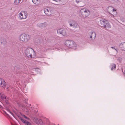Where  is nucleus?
I'll return each instance as SVG.
<instances>
[{"instance_id":"c85d7f7f","label":"nucleus","mask_w":125,"mask_h":125,"mask_svg":"<svg viewBox=\"0 0 125 125\" xmlns=\"http://www.w3.org/2000/svg\"><path fill=\"white\" fill-rule=\"evenodd\" d=\"M26 109H27V108H26ZM27 109L26 110H25V112H28V113L29 112V111L28 109V108H27Z\"/></svg>"},{"instance_id":"ddd939ff","label":"nucleus","mask_w":125,"mask_h":125,"mask_svg":"<svg viewBox=\"0 0 125 125\" xmlns=\"http://www.w3.org/2000/svg\"><path fill=\"white\" fill-rule=\"evenodd\" d=\"M0 98L4 102L6 103L7 102V99L6 98V96L2 93H1L0 92Z\"/></svg>"},{"instance_id":"2f4dec72","label":"nucleus","mask_w":125,"mask_h":125,"mask_svg":"<svg viewBox=\"0 0 125 125\" xmlns=\"http://www.w3.org/2000/svg\"><path fill=\"white\" fill-rule=\"evenodd\" d=\"M121 59V58H118V59H117L118 60H119L120 61V59Z\"/></svg>"},{"instance_id":"c756f323","label":"nucleus","mask_w":125,"mask_h":125,"mask_svg":"<svg viewBox=\"0 0 125 125\" xmlns=\"http://www.w3.org/2000/svg\"><path fill=\"white\" fill-rule=\"evenodd\" d=\"M10 114L13 116V117H14V114H13V113L11 112H10Z\"/></svg>"},{"instance_id":"9d476101","label":"nucleus","mask_w":125,"mask_h":125,"mask_svg":"<svg viewBox=\"0 0 125 125\" xmlns=\"http://www.w3.org/2000/svg\"><path fill=\"white\" fill-rule=\"evenodd\" d=\"M57 32L58 33L61 34L63 36H67V33L65 29H59L57 30Z\"/></svg>"},{"instance_id":"9b49d317","label":"nucleus","mask_w":125,"mask_h":125,"mask_svg":"<svg viewBox=\"0 0 125 125\" xmlns=\"http://www.w3.org/2000/svg\"><path fill=\"white\" fill-rule=\"evenodd\" d=\"M88 34L90 36L89 38L90 39H94L96 36L95 33L93 31H90L88 33Z\"/></svg>"},{"instance_id":"5701e85b","label":"nucleus","mask_w":125,"mask_h":125,"mask_svg":"<svg viewBox=\"0 0 125 125\" xmlns=\"http://www.w3.org/2000/svg\"><path fill=\"white\" fill-rule=\"evenodd\" d=\"M16 71H17V72L18 73H21V70L19 68H18L17 69H16Z\"/></svg>"},{"instance_id":"4468645a","label":"nucleus","mask_w":125,"mask_h":125,"mask_svg":"<svg viewBox=\"0 0 125 125\" xmlns=\"http://www.w3.org/2000/svg\"><path fill=\"white\" fill-rule=\"evenodd\" d=\"M112 8H113L112 11L113 14H112L110 13L109 12V13L111 15V16L112 17H114L117 14V12H116V9H115L113 8V7H111Z\"/></svg>"},{"instance_id":"f8f14e48","label":"nucleus","mask_w":125,"mask_h":125,"mask_svg":"<svg viewBox=\"0 0 125 125\" xmlns=\"http://www.w3.org/2000/svg\"><path fill=\"white\" fill-rule=\"evenodd\" d=\"M33 121L35 123L37 124L41 125L43 124V122L41 119H37L35 117L33 119Z\"/></svg>"},{"instance_id":"b1692460","label":"nucleus","mask_w":125,"mask_h":125,"mask_svg":"<svg viewBox=\"0 0 125 125\" xmlns=\"http://www.w3.org/2000/svg\"><path fill=\"white\" fill-rule=\"evenodd\" d=\"M83 0H76V1L77 3H78L79 2L82 1Z\"/></svg>"},{"instance_id":"bb28decb","label":"nucleus","mask_w":125,"mask_h":125,"mask_svg":"<svg viewBox=\"0 0 125 125\" xmlns=\"http://www.w3.org/2000/svg\"><path fill=\"white\" fill-rule=\"evenodd\" d=\"M35 71H37L39 72L40 71V69L38 68H36L35 69Z\"/></svg>"},{"instance_id":"f03ea898","label":"nucleus","mask_w":125,"mask_h":125,"mask_svg":"<svg viewBox=\"0 0 125 125\" xmlns=\"http://www.w3.org/2000/svg\"><path fill=\"white\" fill-rule=\"evenodd\" d=\"M80 16L83 18L87 17L90 14V11L87 9L83 8L79 11Z\"/></svg>"},{"instance_id":"20e7f679","label":"nucleus","mask_w":125,"mask_h":125,"mask_svg":"<svg viewBox=\"0 0 125 125\" xmlns=\"http://www.w3.org/2000/svg\"><path fill=\"white\" fill-rule=\"evenodd\" d=\"M25 53L27 56L30 58L32 57V55L34 56L35 55L34 50L31 48H27L25 50Z\"/></svg>"},{"instance_id":"423d86ee","label":"nucleus","mask_w":125,"mask_h":125,"mask_svg":"<svg viewBox=\"0 0 125 125\" xmlns=\"http://www.w3.org/2000/svg\"><path fill=\"white\" fill-rule=\"evenodd\" d=\"M68 23L71 27L74 29L77 28L78 24L77 22L74 21L70 20L68 21Z\"/></svg>"},{"instance_id":"2eb2a0df","label":"nucleus","mask_w":125,"mask_h":125,"mask_svg":"<svg viewBox=\"0 0 125 125\" xmlns=\"http://www.w3.org/2000/svg\"><path fill=\"white\" fill-rule=\"evenodd\" d=\"M6 85V82L3 79L1 78L0 80V86L4 87Z\"/></svg>"},{"instance_id":"4be33fe9","label":"nucleus","mask_w":125,"mask_h":125,"mask_svg":"<svg viewBox=\"0 0 125 125\" xmlns=\"http://www.w3.org/2000/svg\"><path fill=\"white\" fill-rule=\"evenodd\" d=\"M111 27V26L109 23L107 22V23L106 25H105V27L104 28H110Z\"/></svg>"},{"instance_id":"39448f33","label":"nucleus","mask_w":125,"mask_h":125,"mask_svg":"<svg viewBox=\"0 0 125 125\" xmlns=\"http://www.w3.org/2000/svg\"><path fill=\"white\" fill-rule=\"evenodd\" d=\"M19 15L21 19H25L27 17L28 13L26 11H23L19 13Z\"/></svg>"},{"instance_id":"473e14b6","label":"nucleus","mask_w":125,"mask_h":125,"mask_svg":"<svg viewBox=\"0 0 125 125\" xmlns=\"http://www.w3.org/2000/svg\"><path fill=\"white\" fill-rule=\"evenodd\" d=\"M125 76V70L124 71V73Z\"/></svg>"},{"instance_id":"7c9ffc66","label":"nucleus","mask_w":125,"mask_h":125,"mask_svg":"<svg viewBox=\"0 0 125 125\" xmlns=\"http://www.w3.org/2000/svg\"><path fill=\"white\" fill-rule=\"evenodd\" d=\"M111 48H112V49H114L117 52V49H115L114 47H111Z\"/></svg>"},{"instance_id":"dca6fc26","label":"nucleus","mask_w":125,"mask_h":125,"mask_svg":"<svg viewBox=\"0 0 125 125\" xmlns=\"http://www.w3.org/2000/svg\"><path fill=\"white\" fill-rule=\"evenodd\" d=\"M120 47L123 51H125V42L122 43L120 45Z\"/></svg>"},{"instance_id":"412c9836","label":"nucleus","mask_w":125,"mask_h":125,"mask_svg":"<svg viewBox=\"0 0 125 125\" xmlns=\"http://www.w3.org/2000/svg\"><path fill=\"white\" fill-rule=\"evenodd\" d=\"M21 0H15L14 3L15 5H17L20 4Z\"/></svg>"},{"instance_id":"6ab92c4d","label":"nucleus","mask_w":125,"mask_h":125,"mask_svg":"<svg viewBox=\"0 0 125 125\" xmlns=\"http://www.w3.org/2000/svg\"><path fill=\"white\" fill-rule=\"evenodd\" d=\"M106 21V20L104 19H102L100 20V24L101 25V26L103 27V26H104V23L105 21Z\"/></svg>"},{"instance_id":"72a5a7b5","label":"nucleus","mask_w":125,"mask_h":125,"mask_svg":"<svg viewBox=\"0 0 125 125\" xmlns=\"http://www.w3.org/2000/svg\"><path fill=\"white\" fill-rule=\"evenodd\" d=\"M1 105H0V108H1Z\"/></svg>"},{"instance_id":"a878e982","label":"nucleus","mask_w":125,"mask_h":125,"mask_svg":"<svg viewBox=\"0 0 125 125\" xmlns=\"http://www.w3.org/2000/svg\"><path fill=\"white\" fill-rule=\"evenodd\" d=\"M20 115H21L24 117L25 116V115L23 114H22L21 113L19 112L18 113Z\"/></svg>"},{"instance_id":"7ed1b4c3","label":"nucleus","mask_w":125,"mask_h":125,"mask_svg":"<svg viewBox=\"0 0 125 125\" xmlns=\"http://www.w3.org/2000/svg\"><path fill=\"white\" fill-rule=\"evenodd\" d=\"M31 36L27 34H22L19 37V39L20 41L27 42L30 39Z\"/></svg>"},{"instance_id":"393cba45","label":"nucleus","mask_w":125,"mask_h":125,"mask_svg":"<svg viewBox=\"0 0 125 125\" xmlns=\"http://www.w3.org/2000/svg\"><path fill=\"white\" fill-rule=\"evenodd\" d=\"M107 22H108V21H105V22H104V26H103V27L104 28L105 27V25L107 24Z\"/></svg>"},{"instance_id":"f3484780","label":"nucleus","mask_w":125,"mask_h":125,"mask_svg":"<svg viewBox=\"0 0 125 125\" xmlns=\"http://www.w3.org/2000/svg\"><path fill=\"white\" fill-rule=\"evenodd\" d=\"M33 3L36 5H38L40 2V0H32Z\"/></svg>"},{"instance_id":"cd10ccee","label":"nucleus","mask_w":125,"mask_h":125,"mask_svg":"<svg viewBox=\"0 0 125 125\" xmlns=\"http://www.w3.org/2000/svg\"><path fill=\"white\" fill-rule=\"evenodd\" d=\"M26 119H27V120H29V121H30V119L27 117L26 116H25L24 117Z\"/></svg>"},{"instance_id":"6e6552de","label":"nucleus","mask_w":125,"mask_h":125,"mask_svg":"<svg viewBox=\"0 0 125 125\" xmlns=\"http://www.w3.org/2000/svg\"><path fill=\"white\" fill-rule=\"evenodd\" d=\"M44 11L45 14L47 16H49L52 14V10L49 8H46L44 9Z\"/></svg>"},{"instance_id":"0eeeda50","label":"nucleus","mask_w":125,"mask_h":125,"mask_svg":"<svg viewBox=\"0 0 125 125\" xmlns=\"http://www.w3.org/2000/svg\"><path fill=\"white\" fill-rule=\"evenodd\" d=\"M48 25L47 23L46 22H45L42 23H38L37 24L36 26L38 28L43 29L45 28Z\"/></svg>"},{"instance_id":"f257e3e1","label":"nucleus","mask_w":125,"mask_h":125,"mask_svg":"<svg viewBox=\"0 0 125 125\" xmlns=\"http://www.w3.org/2000/svg\"><path fill=\"white\" fill-rule=\"evenodd\" d=\"M65 44L67 47L73 49H76L77 47V44L72 40H67L65 42Z\"/></svg>"},{"instance_id":"aec40b11","label":"nucleus","mask_w":125,"mask_h":125,"mask_svg":"<svg viewBox=\"0 0 125 125\" xmlns=\"http://www.w3.org/2000/svg\"><path fill=\"white\" fill-rule=\"evenodd\" d=\"M30 112H31V114L32 115L34 116L36 115V114L37 113L38 111L32 110L31 111H30Z\"/></svg>"},{"instance_id":"1a4fd4ad","label":"nucleus","mask_w":125,"mask_h":125,"mask_svg":"<svg viewBox=\"0 0 125 125\" xmlns=\"http://www.w3.org/2000/svg\"><path fill=\"white\" fill-rule=\"evenodd\" d=\"M16 115L18 116V118L21 120L25 125H31V124L29 121H27L26 120H25L22 119L20 115H19L18 114H16Z\"/></svg>"},{"instance_id":"a211bd4d","label":"nucleus","mask_w":125,"mask_h":125,"mask_svg":"<svg viewBox=\"0 0 125 125\" xmlns=\"http://www.w3.org/2000/svg\"><path fill=\"white\" fill-rule=\"evenodd\" d=\"M116 65L114 63H112L110 65V67L111 68V70H115L116 68Z\"/></svg>"}]
</instances>
